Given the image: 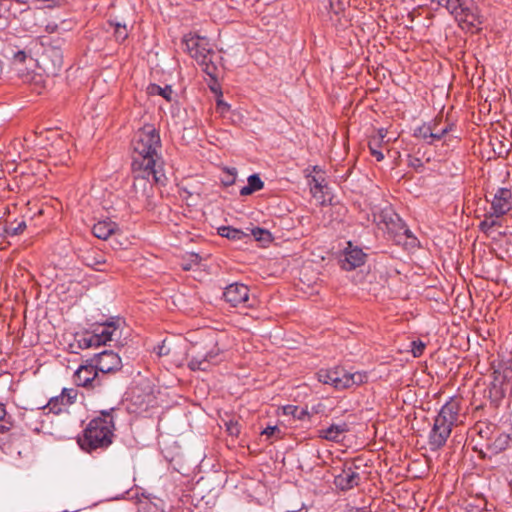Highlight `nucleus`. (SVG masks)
Wrapping results in <instances>:
<instances>
[{
  "label": "nucleus",
  "mask_w": 512,
  "mask_h": 512,
  "mask_svg": "<svg viewBox=\"0 0 512 512\" xmlns=\"http://www.w3.org/2000/svg\"><path fill=\"white\" fill-rule=\"evenodd\" d=\"M132 171L137 180H147L158 185L159 178L155 168L159 159L160 135L153 125H145L137 131L132 141Z\"/></svg>",
  "instance_id": "1"
},
{
  "label": "nucleus",
  "mask_w": 512,
  "mask_h": 512,
  "mask_svg": "<svg viewBox=\"0 0 512 512\" xmlns=\"http://www.w3.org/2000/svg\"><path fill=\"white\" fill-rule=\"evenodd\" d=\"M114 423L109 412H102L100 417L92 419L78 443L85 451L108 447L112 443Z\"/></svg>",
  "instance_id": "2"
},
{
  "label": "nucleus",
  "mask_w": 512,
  "mask_h": 512,
  "mask_svg": "<svg viewBox=\"0 0 512 512\" xmlns=\"http://www.w3.org/2000/svg\"><path fill=\"white\" fill-rule=\"evenodd\" d=\"M460 402L457 399H450L442 406L433 424L429 436L430 445L434 448L444 446L451 434L452 427L459 425L462 421L459 419Z\"/></svg>",
  "instance_id": "3"
},
{
  "label": "nucleus",
  "mask_w": 512,
  "mask_h": 512,
  "mask_svg": "<svg viewBox=\"0 0 512 512\" xmlns=\"http://www.w3.org/2000/svg\"><path fill=\"white\" fill-rule=\"evenodd\" d=\"M182 43L189 55L196 60L206 74H212L217 70L213 58L216 53L206 37L189 33L183 37Z\"/></svg>",
  "instance_id": "4"
},
{
  "label": "nucleus",
  "mask_w": 512,
  "mask_h": 512,
  "mask_svg": "<svg viewBox=\"0 0 512 512\" xmlns=\"http://www.w3.org/2000/svg\"><path fill=\"white\" fill-rule=\"evenodd\" d=\"M319 382L328 384L337 390L348 389L367 382L368 376L365 372L349 373L341 367L321 369L317 373Z\"/></svg>",
  "instance_id": "5"
},
{
  "label": "nucleus",
  "mask_w": 512,
  "mask_h": 512,
  "mask_svg": "<svg viewBox=\"0 0 512 512\" xmlns=\"http://www.w3.org/2000/svg\"><path fill=\"white\" fill-rule=\"evenodd\" d=\"M512 209V193L507 188H499L491 201L492 216L499 218Z\"/></svg>",
  "instance_id": "6"
},
{
  "label": "nucleus",
  "mask_w": 512,
  "mask_h": 512,
  "mask_svg": "<svg viewBox=\"0 0 512 512\" xmlns=\"http://www.w3.org/2000/svg\"><path fill=\"white\" fill-rule=\"evenodd\" d=\"M162 364L167 365L168 369L172 367H179L184 361V350L173 341H170L167 346V339L162 340Z\"/></svg>",
  "instance_id": "7"
},
{
  "label": "nucleus",
  "mask_w": 512,
  "mask_h": 512,
  "mask_svg": "<svg viewBox=\"0 0 512 512\" xmlns=\"http://www.w3.org/2000/svg\"><path fill=\"white\" fill-rule=\"evenodd\" d=\"M41 63L48 74L56 75L63 65V55L59 48L49 47L41 56Z\"/></svg>",
  "instance_id": "8"
},
{
  "label": "nucleus",
  "mask_w": 512,
  "mask_h": 512,
  "mask_svg": "<svg viewBox=\"0 0 512 512\" xmlns=\"http://www.w3.org/2000/svg\"><path fill=\"white\" fill-rule=\"evenodd\" d=\"M224 298L233 307L245 304L249 300V288L240 283L230 284L224 291Z\"/></svg>",
  "instance_id": "9"
},
{
  "label": "nucleus",
  "mask_w": 512,
  "mask_h": 512,
  "mask_svg": "<svg viewBox=\"0 0 512 512\" xmlns=\"http://www.w3.org/2000/svg\"><path fill=\"white\" fill-rule=\"evenodd\" d=\"M366 254L362 249L353 247L351 242H348V246L344 252V258L341 260V267L347 271L353 270L360 267L365 263Z\"/></svg>",
  "instance_id": "10"
},
{
  "label": "nucleus",
  "mask_w": 512,
  "mask_h": 512,
  "mask_svg": "<svg viewBox=\"0 0 512 512\" xmlns=\"http://www.w3.org/2000/svg\"><path fill=\"white\" fill-rule=\"evenodd\" d=\"M96 368L103 372L109 373L120 369L121 358L113 351H103L96 356Z\"/></svg>",
  "instance_id": "11"
},
{
  "label": "nucleus",
  "mask_w": 512,
  "mask_h": 512,
  "mask_svg": "<svg viewBox=\"0 0 512 512\" xmlns=\"http://www.w3.org/2000/svg\"><path fill=\"white\" fill-rule=\"evenodd\" d=\"M96 365L87 364L80 366L74 373V382L78 386L94 387V382L97 377Z\"/></svg>",
  "instance_id": "12"
},
{
  "label": "nucleus",
  "mask_w": 512,
  "mask_h": 512,
  "mask_svg": "<svg viewBox=\"0 0 512 512\" xmlns=\"http://www.w3.org/2000/svg\"><path fill=\"white\" fill-rule=\"evenodd\" d=\"M334 483L339 489L350 490L360 483V475L352 467H347L335 477Z\"/></svg>",
  "instance_id": "13"
},
{
  "label": "nucleus",
  "mask_w": 512,
  "mask_h": 512,
  "mask_svg": "<svg viewBox=\"0 0 512 512\" xmlns=\"http://www.w3.org/2000/svg\"><path fill=\"white\" fill-rule=\"evenodd\" d=\"M348 430L349 427L344 422L340 424H332L326 429L319 430V437L328 441L339 442L341 440V436L348 432Z\"/></svg>",
  "instance_id": "14"
},
{
  "label": "nucleus",
  "mask_w": 512,
  "mask_h": 512,
  "mask_svg": "<svg viewBox=\"0 0 512 512\" xmlns=\"http://www.w3.org/2000/svg\"><path fill=\"white\" fill-rule=\"evenodd\" d=\"M387 136V130L384 128L378 129L375 135H372L369 139V149L371 154L376 158L377 161L384 159L383 153L380 151L382 143Z\"/></svg>",
  "instance_id": "15"
},
{
  "label": "nucleus",
  "mask_w": 512,
  "mask_h": 512,
  "mask_svg": "<svg viewBox=\"0 0 512 512\" xmlns=\"http://www.w3.org/2000/svg\"><path fill=\"white\" fill-rule=\"evenodd\" d=\"M449 128L446 126L445 128L441 129V134H435V126L426 125L423 124L422 126H419L415 129L414 135L418 138L428 140V143L432 144L436 140H440L447 132Z\"/></svg>",
  "instance_id": "16"
},
{
  "label": "nucleus",
  "mask_w": 512,
  "mask_h": 512,
  "mask_svg": "<svg viewBox=\"0 0 512 512\" xmlns=\"http://www.w3.org/2000/svg\"><path fill=\"white\" fill-rule=\"evenodd\" d=\"M118 226L115 222H112L111 220H103L97 222L93 228L92 232L95 237L106 240L108 239L113 233L116 232Z\"/></svg>",
  "instance_id": "17"
},
{
  "label": "nucleus",
  "mask_w": 512,
  "mask_h": 512,
  "mask_svg": "<svg viewBox=\"0 0 512 512\" xmlns=\"http://www.w3.org/2000/svg\"><path fill=\"white\" fill-rule=\"evenodd\" d=\"M510 443V436L506 433H499L493 442L486 445V453L489 456L496 455L504 451Z\"/></svg>",
  "instance_id": "18"
},
{
  "label": "nucleus",
  "mask_w": 512,
  "mask_h": 512,
  "mask_svg": "<svg viewBox=\"0 0 512 512\" xmlns=\"http://www.w3.org/2000/svg\"><path fill=\"white\" fill-rule=\"evenodd\" d=\"M77 397V390L70 388V389H63L62 394L59 397L51 399L49 402V406L51 409H57L58 412H60L62 409L57 408L58 402H61L62 405L67 406L72 404Z\"/></svg>",
  "instance_id": "19"
},
{
  "label": "nucleus",
  "mask_w": 512,
  "mask_h": 512,
  "mask_svg": "<svg viewBox=\"0 0 512 512\" xmlns=\"http://www.w3.org/2000/svg\"><path fill=\"white\" fill-rule=\"evenodd\" d=\"M216 355L208 353L206 355H192L189 361V367L191 370L206 371L209 369L210 364Z\"/></svg>",
  "instance_id": "20"
},
{
  "label": "nucleus",
  "mask_w": 512,
  "mask_h": 512,
  "mask_svg": "<svg viewBox=\"0 0 512 512\" xmlns=\"http://www.w3.org/2000/svg\"><path fill=\"white\" fill-rule=\"evenodd\" d=\"M247 181L248 185L240 190V194L242 196L250 195L255 191L261 190L264 186V183L258 174L250 175Z\"/></svg>",
  "instance_id": "21"
},
{
  "label": "nucleus",
  "mask_w": 512,
  "mask_h": 512,
  "mask_svg": "<svg viewBox=\"0 0 512 512\" xmlns=\"http://www.w3.org/2000/svg\"><path fill=\"white\" fill-rule=\"evenodd\" d=\"M108 24L113 29V36L117 42L122 43L128 38L129 31L125 24L112 20L108 21Z\"/></svg>",
  "instance_id": "22"
},
{
  "label": "nucleus",
  "mask_w": 512,
  "mask_h": 512,
  "mask_svg": "<svg viewBox=\"0 0 512 512\" xmlns=\"http://www.w3.org/2000/svg\"><path fill=\"white\" fill-rule=\"evenodd\" d=\"M397 223L391 218V223H387V227L390 231L395 232L397 236L405 235L407 238H415L412 236L411 231L404 225L401 219L395 215Z\"/></svg>",
  "instance_id": "23"
},
{
  "label": "nucleus",
  "mask_w": 512,
  "mask_h": 512,
  "mask_svg": "<svg viewBox=\"0 0 512 512\" xmlns=\"http://www.w3.org/2000/svg\"><path fill=\"white\" fill-rule=\"evenodd\" d=\"M23 81L31 86H34L35 93H37V94L42 93L40 88L44 87L45 80L41 74L29 72L24 76Z\"/></svg>",
  "instance_id": "24"
},
{
  "label": "nucleus",
  "mask_w": 512,
  "mask_h": 512,
  "mask_svg": "<svg viewBox=\"0 0 512 512\" xmlns=\"http://www.w3.org/2000/svg\"><path fill=\"white\" fill-rule=\"evenodd\" d=\"M218 234L222 237H226L232 240H242L244 237H248V234L244 233L239 229L232 228L230 226L219 227Z\"/></svg>",
  "instance_id": "25"
},
{
  "label": "nucleus",
  "mask_w": 512,
  "mask_h": 512,
  "mask_svg": "<svg viewBox=\"0 0 512 512\" xmlns=\"http://www.w3.org/2000/svg\"><path fill=\"white\" fill-rule=\"evenodd\" d=\"M115 331L114 322H109L104 325V328L99 333H94L95 336H98L99 344L105 345L108 341L112 339V335Z\"/></svg>",
  "instance_id": "26"
},
{
  "label": "nucleus",
  "mask_w": 512,
  "mask_h": 512,
  "mask_svg": "<svg viewBox=\"0 0 512 512\" xmlns=\"http://www.w3.org/2000/svg\"><path fill=\"white\" fill-rule=\"evenodd\" d=\"M251 234L255 238L256 241L262 243L263 245L271 243L273 241L272 234L270 231L262 228H254L251 230Z\"/></svg>",
  "instance_id": "27"
},
{
  "label": "nucleus",
  "mask_w": 512,
  "mask_h": 512,
  "mask_svg": "<svg viewBox=\"0 0 512 512\" xmlns=\"http://www.w3.org/2000/svg\"><path fill=\"white\" fill-rule=\"evenodd\" d=\"M11 417L7 415L5 406L0 404V434H5L12 428Z\"/></svg>",
  "instance_id": "28"
},
{
  "label": "nucleus",
  "mask_w": 512,
  "mask_h": 512,
  "mask_svg": "<svg viewBox=\"0 0 512 512\" xmlns=\"http://www.w3.org/2000/svg\"><path fill=\"white\" fill-rule=\"evenodd\" d=\"M283 413L285 415H291L294 418H297L299 420H302L305 418V416L308 415V412L305 409H300L299 407L295 405H286L283 407Z\"/></svg>",
  "instance_id": "29"
},
{
  "label": "nucleus",
  "mask_w": 512,
  "mask_h": 512,
  "mask_svg": "<svg viewBox=\"0 0 512 512\" xmlns=\"http://www.w3.org/2000/svg\"><path fill=\"white\" fill-rule=\"evenodd\" d=\"M98 336L95 334L92 335H83L79 340V346L83 349L90 348L92 346H100Z\"/></svg>",
  "instance_id": "30"
},
{
  "label": "nucleus",
  "mask_w": 512,
  "mask_h": 512,
  "mask_svg": "<svg viewBox=\"0 0 512 512\" xmlns=\"http://www.w3.org/2000/svg\"><path fill=\"white\" fill-rule=\"evenodd\" d=\"M210 77L208 81V87L215 96H223L221 86L217 80V70L212 74H207Z\"/></svg>",
  "instance_id": "31"
},
{
  "label": "nucleus",
  "mask_w": 512,
  "mask_h": 512,
  "mask_svg": "<svg viewBox=\"0 0 512 512\" xmlns=\"http://www.w3.org/2000/svg\"><path fill=\"white\" fill-rule=\"evenodd\" d=\"M25 228L26 223L24 221L10 223L6 228V232L11 235H18L21 234Z\"/></svg>",
  "instance_id": "32"
},
{
  "label": "nucleus",
  "mask_w": 512,
  "mask_h": 512,
  "mask_svg": "<svg viewBox=\"0 0 512 512\" xmlns=\"http://www.w3.org/2000/svg\"><path fill=\"white\" fill-rule=\"evenodd\" d=\"M495 216H492V212L485 216V219L480 223L479 227L482 231L487 232L489 229L498 224L495 220Z\"/></svg>",
  "instance_id": "33"
},
{
  "label": "nucleus",
  "mask_w": 512,
  "mask_h": 512,
  "mask_svg": "<svg viewBox=\"0 0 512 512\" xmlns=\"http://www.w3.org/2000/svg\"><path fill=\"white\" fill-rule=\"evenodd\" d=\"M438 4L447 8L451 13L457 11V9L461 6L460 0H437Z\"/></svg>",
  "instance_id": "34"
},
{
  "label": "nucleus",
  "mask_w": 512,
  "mask_h": 512,
  "mask_svg": "<svg viewBox=\"0 0 512 512\" xmlns=\"http://www.w3.org/2000/svg\"><path fill=\"white\" fill-rule=\"evenodd\" d=\"M411 346H412L413 356L420 357L423 354V351H424L426 345L424 342L418 340V341H413L411 343Z\"/></svg>",
  "instance_id": "35"
},
{
  "label": "nucleus",
  "mask_w": 512,
  "mask_h": 512,
  "mask_svg": "<svg viewBox=\"0 0 512 512\" xmlns=\"http://www.w3.org/2000/svg\"><path fill=\"white\" fill-rule=\"evenodd\" d=\"M226 428H227V432L231 436H238L240 433V427H239V424L237 421L231 420L229 422H226Z\"/></svg>",
  "instance_id": "36"
},
{
  "label": "nucleus",
  "mask_w": 512,
  "mask_h": 512,
  "mask_svg": "<svg viewBox=\"0 0 512 512\" xmlns=\"http://www.w3.org/2000/svg\"><path fill=\"white\" fill-rule=\"evenodd\" d=\"M226 172L228 173V176L225 180H223V184L225 186H230V185L234 184V182H235L237 170H236V168H231V169L226 168Z\"/></svg>",
  "instance_id": "37"
},
{
  "label": "nucleus",
  "mask_w": 512,
  "mask_h": 512,
  "mask_svg": "<svg viewBox=\"0 0 512 512\" xmlns=\"http://www.w3.org/2000/svg\"><path fill=\"white\" fill-rule=\"evenodd\" d=\"M140 512H158V507L151 502H141L139 506Z\"/></svg>",
  "instance_id": "38"
},
{
  "label": "nucleus",
  "mask_w": 512,
  "mask_h": 512,
  "mask_svg": "<svg viewBox=\"0 0 512 512\" xmlns=\"http://www.w3.org/2000/svg\"><path fill=\"white\" fill-rule=\"evenodd\" d=\"M230 109V105L226 103L222 98H217L216 110L221 114H225Z\"/></svg>",
  "instance_id": "39"
},
{
  "label": "nucleus",
  "mask_w": 512,
  "mask_h": 512,
  "mask_svg": "<svg viewBox=\"0 0 512 512\" xmlns=\"http://www.w3.org/2000/svg\"><path fill=\"white\" fill-rule=\"evenodd\" d=\"M279 433L280 429L277 426H268L265 430H263L262 435L270 437Z\"/></svg>",
  "instance_id": "40"
},
{
  "label": "nucleus",
  "mask_w": 512,
  "mask_h": 512,
  "mask_svg": "<svg viewBox=\"0 0 512 512\" xmlns=\"http://www.w3.org/2000/svg\"><path fill=\"white\" fill-rule=\"evenodd\" d=\"M172 94H177V91L173 89V85L165 84V86L162 87V96H171Z\"/></svg>",
  "instance_id": "41"
},
{
  "label": "nucleus",
  "mask_w": 512,
  "mask_h": 512,
  "mask_svg": "<svg viewBox=\"0 0 512 512\" xmlns=\"http://www.w3.org/2000/svg\"><path fill=\"white\" fill-rule=\"evenodd\" d=\"M314 182V185L311 187V191L316 195V193L319 191L321 192L323 189V185L320 181H318L315 177L312 179Z\"/></svg>",
  "instance_id": "42"
},
{
  "label": "nucleus",
  "mask_w": 512,
  "mask_h": 512,
  "mask_svg": "<svg viewBox=\"0 0 512 512\" xmlns=\"http://www.w3.org/2000/svg\"><path fill=\"white\" fill-rule=\"evenodd\" d=\"M26 53L24 51H17L14 54V60L19 63H23L26 59Z\"/></svg>",
  "instance_id": "43"
},
{
  "label": "nucleus",
  "mask_w": 512,
  "mask_h": 512,
  "mask_svg": "<svg viewBox=\"0 0 512 512\" xmlns=\"http://www.w3.org/2000/svg\"><path fill=\"white\" fill-rule=\"evenodd\" d=\"M148 89H151V90H149V92H148L150 96H153V95H158V96H160V86L153 84V85H151V87H149Z\"/></svg>",
  "instance_id": "44"
},
{
  "label": "nucleus",
  "mask_w": 512,
  "mask_h": 512,
  "mask_svg": "<svg viewBox=\"0 0 512 512\" xmlns=\"http://www.w3.org/2000/svg\"><path fill=\"white\" fill-rule=\"evenodd\" d=\"M104 261L103 260H98V261H88L87 262V265L88 266H94V265H97V264H101L103 263Z\"/></svg>",
  "instance_id": "45"
},
{
  "label": "nucleus",
  "mask_w": 512,
  "mask_h": 512,
  "mask_svg": "<svg viewBox=\"0 0 512 512\" xmlns=\"http://www.w3.org/2000/svg\"><path fill=\"white\" fill-rule=\"evenodd\" d=\"M0 447H1V449H2L5 453H8V449H9V448H8V447H6V444H5V443H1V444H0Z\"/></svg>",
  "instance_id": "46"
},
{
  "label": "nucleus",
  "mask_w": 512,
  "mask_h": 512,
  "mask_svg": "<svg viewBox=\"0 0 512 512\" xmlns=\"http://www.w3.org/2000/svg\"><path fill=\"white\" fill-rule=\"evenodd\" d=\"M435 134H441V130H437V128L435 127Z\"/></svg>",
  "instance_id": "47"
},
{
  "label": "nucleus",
  "mask_w": 512,
  "mask_h": 512,
  "mask_svg": "<svg viewBox=\"0 0 512 512\" xmlns=\"http://www.w3.org/2000/svg\"><path fill=\"white\" fill-rule=\"evenodd\" d=\"M487 99L484 100L483 108H486Z\"/></svg>",
  "instance_id": "48"
}]
</instances>
